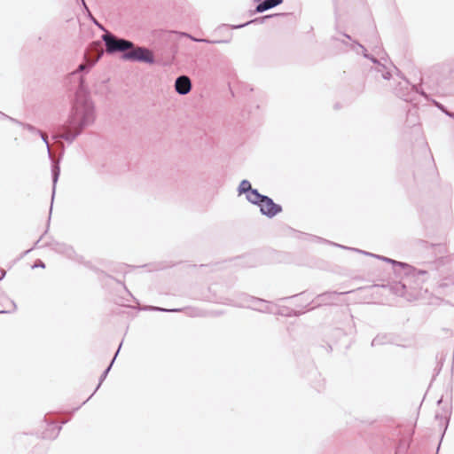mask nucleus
Here are the masks:
<instances>
[{"mask_svg": "<svg viewBox=\"0 0 454 454\" xmlns=\"http://www.w3.org/2000/svg\"><path fill=\"white\" fill-rule=\"evenodd\" d=\"M395 342V337L391 333H379L372 340L371 346L372 348L393 344Z\"/></svg>", "mask_w": 454, "mask_h": 454, "instance_id": "11", "label": "nucleus"}, {"mask_svg": "<svg viewBox=\"0 0 454 454\" xmlns=\"http://www.w3.org/2000/svg\"><path fill=\"white\" fill-rule=\"evenodd\" d=\"M395 94L403 100L410 103H414L419 95L427 98V95L421 91L419 92L415 85H411L407 80L399 82L394 89Z\"/></svg>", "mask_w": 454, "mask_h": 454, "instance_id": "4", "label": "nucleus"}, {"mask_svg": "<svg viewBox=\"0 0 454 454\" xmlns=\"http://www.w3.org/2000/svg\"><path fill=\"white\" fill-rule=\"evenodd\" d=\"M345 37L348 38V39H351L350 35H347V34H344Z\"/></svg>", "mask_w": 454, "mask_h": 454, "instance_id": "36", "label": "nucleus"}, {"mask_svg": "<svg viewBox=\"0 0 454 454\" xmlns=\"http://www.w3.org/2000/svg\"><path fill=\"white\" fill-rule=\"evenodd\" d=\"M33 268H45V264L43 262H42L41 260H38L35 262V264L33 265Z\"/></svg>", "mask_w": 454, "mask_h": 454, "instance_id": "29", "label": "nucleus"}, {"mask_svg": "<svg viewBox=\"0 0 454 454\" xmlns=\"http://www.w3.org/2000/svg\"><path fill=\"white\" fill-rule=\"evenodd\" d=\"M254 188L252 187L251 185V183L247 180V179H244L240 182V184H239L238 186V189H237V192L239 193V195H241V194H248Z\"/></svg>", "mask_w": 454, "mask_h": 454, "instance_id": "20", "label": "nucleus"}, {"mask_svg": "<svg viewBox=\"0 0 454 454\" xmlns=\"http://www.w3.org/2000/svg\"><path fill=\"white\" fill-rule=\"evenodd\" d=\"M446 115H447V116H449V117H450V118H452V119H454V113H453V112L448 111V112L446 113Z\"/></svg>", "mask_w": 454, "mask_h": 454, "instance_id": "33", "label": "nucleus"}, {"mask_svg": "<svg viewBox=\"0 0 454 454\" xmlns=\"http://www.w3.org/2000/svg\"><path fill=\"white\" fill-rule=\"evenodd\" d=\"M101 38L108 54L122 52L121 58L125 60L147 64H153L155 61L152 51L145 47H136L129 40L117 37L110 32H106Z\"/></svg>", "mask_w": 454, "mask_h": 454, "instance_id": "2", "label": "nucleus"}, {"mask_svg": "<svg viewBox=\"0 0 454 454\" xmlns=\"http://www.w3.org/2000/svg\"><path fill=\"white\" fill-rule=\"evenodd\" d=\"M310 238H311V239L317 240L318 242H324V243H327L332 246L338 247H340L343 249L352 250V251H355V252H357L360 254H364L365 255L375 257L380 261L391 263L393 265L394 272L397 277H402V274L403 273V275L407 280L410 278H415L417 285H420L421 283H423L427 279V277L429 275L428 270L417 269L406 262H398L394 259H391V258H388V257H386L383 255L374 254H372L369 252L360 250L358 248L345 247V246L326 240L320 237L310 236Z\"/></svg>", "mask_w": 454, "mask_h": 454, "instance_id": "3", "label": "nucleus"}, {"mask_svg": "<svg viewBox=\"0 0 454 454\" xmlns=\"http://www.w3.org/2000/svg\"><path fill=\"white\" fill-rule=\"evenodd\" d=\"M46 247H49L52 251L63 254L67 258L75 261L80 263H83V258L81 255H78L73 247L66 244L60 243L57 241H51L45 244Z\"/></svg>", "mask_w": 454, "mask_h": 454, "instance_id": "5", "label": "nucleus"}, {"mask_svg": "<svg viewBox=\"0 0 454 454\" xmlns=\"http://www.w3.org/2000/svg\"><path fill=\"white\" fill-rule=\"evenodd\" d=\"M451 285H454V276H449L442 279L441 283L438 286V288L444 289Z\"/></svg>", "mask_w": 454, "mask_h": 454, "instance_id": "24", "label": "nucleus"}, {"mask_svg": "<svg viewBox=\"0 0 454 454\" xmlns=\"http://www.w3.org/2000/svg\"><path fill=\"white\" fill-rule=\"evenodd\" d=\"M442 402V399H440V400L437 402V403H438V404H440Z\"/></svg>", "mask_w": 454, "mask_h": 454, "instance_id": "41", "label": "nucleus"}, {"mask_svg": "<svg viewBox=\"0 0 454 454\" xmlns=\"http://www.w3.org/2000/svg\"><path fill=\"white\" fill-rule=\"evenodd\" d=\"M38 135L41 137L43 142L45 144L48 155H49V157H51V153L50 144H49L47 136L43 131H41V134H38Z\"/></svg>", "mask_w": 454, "mask_h": 454, "instance_id": "26", "label": "nucleus"}, {"mask_svg": "<svg viewBox=\"0 0 454 454\" xmlns=\"http://www.w3.org/2000/svg\"><path fill=\"white\" fill-rule=\"evenodd\" d=\"M51 210H52V205L50 207V214L51 213Z\"/></svg>", "mask_w": 454, "mask_h": 454, "instance_id": "42", "label": "nucleus"}, {"mask_svg": "<svg viewBox=\"0 0 454 454\" xmlns=\"http://www.w3.org/2000/svg\"><path fill=\"white\" fill-rule=\"evenodd\" d=\"M12 309H7V310H0V314H4V313H12V312H14L16 311L17 309V304L15 303V301H12Z\"/></svg>", "mask_w": 454, "mask_h": 454, "instance_id": "28", "label": "nucleus"}, {"mask_svg": "<svg viewBox=\"0 0 454 454\" xmlns=\"http://www.w3.org/2000/svg\"><path fill=\"white\" fill-rule=\"evenodd\" d=\"M0 271H1L0 280H2L5 277L6 271L3 269H1Z\"/></svg>", "mask_w": 454, "mask_h": 454, "instance_id": "31", "label": "nucleus"}, {"mask_svg": "<svg viewBox=\"0 0 454 454\" xmlns=\"http://www.w3.org/2000/svg\"><path fill=\"white\" fill-rule=\"evenodd\" d=\"M434 106L439 109L441 110L443 114H446V113L449 111L442 104L437 102V101H434Z\"/></svg>", "mask_w": 454, "mask_h": 454, "instance_id": "27", "label": "nucleus"}, {"mask_svg": "<svg viewBox=\"0 0 454 454\" xmlns=\"http://www.w3.org/2000/svg\"><path fill=\"white\" fill-rule=\"evenodd\" d=\"M61 427L60 425L54 421L49 422L47 428L43 432V437L45 439H55L59 435Z\"/></svg>", "mask_w": 454, "mask_h": 454, "instance_id": "13", "label": "nucleus"}, {"mask_svg": "<svg viewBox=\"0 0 454 454\" xmlns=\"http://www.w3.org/2000/svg\"><path fill=\"white\" fill-rule=\"evenodd\" d=\"M266 301L253 297V296H245L244 302L240 304V306H247L249 308H252L255 310L261 311V312H270L269 309V307L266 305Z\"/></svg>", "mask_w": 454, "mask_h": 454, "instance_id": "8", "label": "nucleus"}, {"mask_svg": "<svg viewBox=\"0 0 454 454\" xmlns=\"http://www.w3.org/2000/svg\"><path fill=\"white\" fill-rule=\"evenodd\" d=\"M282 3L283 0H261L259 1V4L255 6V9L250 11V15L264 12L270 9H272L279 5Z\"/></svg>", "mask_w": 454, "mask_h": 454, "instance_id": "10", "label": "nucleus"}, {"mask_svg": "<svg viewBox=\"0 0 454 454\" xmlns=\"http://www.w3.org/2000/svg\"><path fill=\"white\" fill-rule=\"evenodd\" d=\"M12 301H13L12 300L10 301V305H9V308H11L10 309H12Z\"/></svg>", "mask_w": 454, "mask_h": 454, "instance_id": "39", "label": "nucleus"}, {"mask_svg": "<svg viewBox=\"0 0 454 454\" xmlns=\"http://www.w3.org/2000/svg\"><path fill=\"white\" fill-rule=\"evenodd\" d=\"M258 207L260 213L268 218H273L283 211L282 206L275 203L274 200L267 195L263 198Z\"/></svg>", "mask_w": 454, "mask_h": 454, "instance_id": "6", "label": "nucleus"}, {"mask_svg": "<svg viewBox=\"0 0 454 454\" xmlns=\"http://www.w3.org/2000/svg\"><path fill=\"white\" fill-rule=\"evenodd\" d=\"M265 196L266 195L260 193L257 189L254 188L248 194L246 195V199L249 203L259 207Z\"/></svg>", "mask_w": 454, "mask_h": 454, "instance_id": "16", "label": "nucleus"}, {"mask_svg": "<svg viewBox=\"0 0 454 454\" xmlns=\"http://www.w3.org/2000/svg\"><path fill=\"white\" fill-rule=\"evenodd\" d=\"M96 121V108L90 95L86 89L85 80L79 76V85L75 98L67 121L59 126L61 134L55 138H61L72 144L89 126Z\"/></svg>", "mask_w": 454, "mask_h": 454, "instance_id": "1", "label": "nucleus"}, {"mask_svg": "<svg viewBox=\"0 0 454 454\" xmlns=\"http://www.w3.org/2000/svg\"><path fill=\"white\" fill-rule=\"evenodd\" d=\"M0 118H5V119L10 120V118H11V117H10V116H8V115H6L5 114H4V113L0 112Z\"/></svg>", "mask_w": 454, "mask_h": 454, "instance_id": "32", "label": "nucleus"}, {"mask_svg": "<svg viewBox=\"0 0 454 454\" xmlns=\"http://www.w3.org/2000/svg\"><path fill=\"white\" fill-rule=\"evenodd\" d=\"M145 310H153V311H162V312H179L181 309H164L160 307L155 306H147L144 309Z\"/></svg>", "mask_w": 454, "mask_h": 454, "instance_id": "25", "label": "nucleus"}, {"mask_svg": "<svg viewBox=\"0 0 454 454\" xmlns=\"http://www.w3.org/2000/svg\"><path fill=\"white\" fill-rule=\"evenodd\" d=\"M99 57L96 58L93 60L86 61L80 64L77 68L70 74V76H76L80 74H87L90 70L96 65L98 61Z\"/></svg>", "mask_w": 454, "mask_h": 454, "instance_id": "14", "label": "nucleus"}, {"mask_svg": "<svg viewBox=\"0 0 454 454\" xmlns=\"http://www.w3.org/2000/svg\"><path fill=\"white\" fill-rule=\"evenodd\" d=\"M421 243L423 245H425V247L427 248H429L430 250H432V253L436 256V257H442V255L443 254L446 253L447 249H446V247L444 245H442V244H428L427 241H421Z\"/></svg>", "mask_w": 454, "mask_h": 454, "instance_id": "17", "label": "nucleus"}, {"mask_svg": "<svg viewBox=\"0 0 454 454\" xmlns=\"http://www.w3.org/2000/svg\"><path fill=\"white\" fill-rule=\"evenodd\" d=\"M121 347V343L120 344V346H119V348H118V349H117V351H116V353H115V355H114V358L112 359V361H111V363H110V364L107 366V368H106V369L103 372V373L101 374V376H100V378H99L98 385L97 386V387H96V389H95L94 393H95V392L99 388V387L101 386L102 382L105 380V379L106 378L107 374L109 373V372H110V370H111V368H112V366H113L114 363V360H115V358H116V356H117V355H118V353H119V351H120Z\"/></svg>", "mask_w": 454, "mask_h": 454, "instance_id": "21", "label": "nucleus"}, {"mask_svg": "<svg viewBox=\"0 0 454 454\" xmlns=\"http://www.w3.org/2000/svg\"><path fill=\"white\" fill-rule=\"evenodd\" d=\"M175 90L179 95H187L192 90V81L186 75H180L175 81Z\"/></svg>", "mask_w": 454, "mask_h": 454, "instance_id": "9", "label": "nucleus"}, {"mask_svg": "<svg viewBox=\"0 0 454 454\" xmlns=\"http://www.w3.org/2000/svg\"><path fill=\"white\" fill-rule=\"evenodd\" d=\"M92 395H94V393H91V395L85 402H83V403H85L90 398H91Z\"/></svg>", "mask_w": 454, "mask_h": 454, "instance_id": "37", "label": "nucleus"}, {"mask_svg": "<svg viewBox=\"0 0 454 454\" xmlns=\"http://www.w3.org/2000/svg\"><path fill=\"white\" fill-rule=\"evenodd\" d=\"M188 36L194 42L206 43H211V44L228 43L231 42V38L224 39V40H209V39H206V38H196L192 35H188Z\"/></svg>", "mask_w": 454, "mask_h": 454, "instance_id": "23", "label": "nucleus"}, {"mask_svg": "<svg viewBox=\"0 0 454 454\" xmlns=\"http://www.w3.org/2000/svg\"><path fill=\"white\" fill-rule=\"evenodd\" d=\"M281 15H285V13H275V14H270V15H264L262 17H259V18H255L254 20H251L246 23H243V24H239V25H232L231 26V28L232 29H239V28H242L246 26H248L250 24H262L266 20L268 19H271L273 17H278V16H281Z\"/></svg>", "mask_w": 454, "mask_h": 454, "instance_id": "15", "label": "nucleus"}, {"mask_svg": "<svg viewBox=\"0 0 454 454\" xmlns=\"http://www.w3.org/2000/svg\"><path fill=\"white\" fill-rule=\"evenodd\" d=\"M226 27V25H225V24H223L221 27H219V28H221V27Z\"/></svg>", "mask_w": 454, "mask_h": 454, "instance_id": "40", "label": "nucleus"}, {"mask_svg": "<svg viewBox=\"0 0 454 454\" xmlns=\"http://www.w3.org/2000/svg\"><path fill=\"white\" fill-rule=\"evenodd\" d=\"M356 45L362 50L364 57L371 59L374 63V71L380 74V77L385 80H389L391 77V73L387 70V67L381 64L376 58L366 53V49L360 43H356Z\"/></svg>", "mask_w": 454, "mask_h": 454, "instance_id": "7", "label": "nucleus"}, {"mask_svg": "<svg viewBox=\"0 0 454 454\" xmlns=\"http://www.w3.org/2000/svg\"><path fill=\"white\" fill-rule=\"evenodd\" d=\"M60 175V168L58 164H53L51 168V176H52V196H51V201L54 200L55 195V189H56V184L59 180Z\"/></svg>", "mask_w": 454, "mask_h": 454, "instance_id": "19", "label": "nucleus"}, {"mask_svg": "<svg viewBox=\"0 0 454 454\" xmlns=\"http://www.w3.org/2000/svg\"><path fill=\"white\" fill-rule=\"evenodd\" d=\"M51 216L48 217V223H50ZM49 227V224H47V228Z\"/></svg>", "mask_w": 454, "mask_h": 454, "instance_id": "38", "label": "nucleus"}, {"mask_svg": "<svg viewBox=\"0 0 454 454\" xmlns=\"http://www.w3.org/2000/svg\"><path fill=\"white\" fill-rule=\"evenodd\" d=\"M348 294V292L344 293H337V292H325L324 294H318L317 296V303L312 309L316 308L317 306H320L322 304L325 305H330L333 303V301L335 297L339 294Z\"/></svg>", "mask_w": 454, "mask_h": 454, "instance_id": "12", "label": "nucleus"}, {"mask_svg": "<svg viewBox=\"0 0 454 454\" xmlns=\"http://www.w3.org/2000/svg\"><path fill=\"white\" fill-rule=\"evenodd\" d=\"M435 419L439 420L440 426L443 427V433L446 431L450 421V411L448 409L444 410L442 413L436 412Z\"/></svg>", "mask_w": 454, "mask_h": 454, "instance_id": "18", "label": "nucleus"}, {"mask_svg": "<svg viewBox=\"0 0 454 454\" xmlns=\"http://www.w3.org/2000/svg\"><path fill=\"white\" fill-rule=\"evenodd\" d=\"M82 4H83L84 8L89 12V8H88V6L86 5V4H85L84 0H82Z\"/></svg>", "mask_w": 454, "mask_h": 454, "instance_id": "34", "label": "nucleus"}, {"mask_svg": "<svg viewBox=\"0 0 454 454\" xmlns=\"http://www.w3.org/2000/svg\"><path fill=\"white\" fill-rule=\"evenodd\" d=\"M92 20H93V22H94L96 25H98V27H100V25L98 23V21H97L95 19H93V18H92Z\"/></svg>", "mask_w": 454, "mask_h": 454, "instance_id": "35", "label": "nucleus"}, {"mask_svg": "<svg viewBox=\"0 0 454 454\" xmlns=\"http://www.w3.org/2000/svg\"><path fill=\"white\" fill-rule=\"evenodd\" d=\"M10 121L23 127L24 129H26L27 130H28L29 132H31L32 134H41V130L38 129L37 128H35V126L29 124V123H23L20 121H18L17 119H14V118H10Z\"/></svg>", "mask_w": 454, "mask_h": 454, "instance_id": "22", "label": "nucleus"}, {"mask_svg": "<svg viewBox=\"0 0 454 454\" xmlns=\"http://www.w3.org/2000/svg\"><path fill=\"white\" fill-rule=\"evenodd\" d=\"M42 239H43V236H41L40 239L35 243L33 248L40 247L39 243H40Z\"/></svg>", "mask_w": 454, "mask_h": 454, "instance_id": "30", "label": "nucleus"}]
</instances>
